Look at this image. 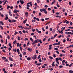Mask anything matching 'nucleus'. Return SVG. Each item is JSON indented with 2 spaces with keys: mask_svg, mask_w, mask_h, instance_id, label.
<instances>
[{
  "mask_svg": "<svg viewBox=\"0 0 73 73\" xmlns=\"http://www.w3.org/2000/svg\"><path fill=\"white\" fill-rule=\"evenodd\" d=\"M38 39L35 40L34 41V42L33 43H32V44L33 45V44H35L37 43V42H38Z\"/></svg>",
  "mask_w": 73,
  "mask_h": 73,
  "instance_id": "f257e3e1",
  "label": "nucleus"
},
{
  "mask_svg": "<svg viewBox=\"0 0 73 73\" xmlns=\"http://www.w3.org/2000/svg\"><path fill=\"white\" fill-rule=\"evenodd\" d=\"M36 56H37V55H36L33 56L32 58L33 59V60H34V59H36V58H37Z\"/></svg>",
  "mask_w": 73,
  "mask_h": 73,
  "instance_id": "f03ea898",
  "label": "nucleus"
},
{
  "mask_svg": "<svg viewBox=\"0 0 73 73\" xmlns=\"http://www.w3.org/2000/svg\"><path fill=\"white\" fill-rule=\"evenodd\" d=\"M19 12V11L17 10L16 9H15L14 11V12L15 13H17V12Z\"/></svg>",
  "mask_w": 73,
  "mask_h": 73,
  "instance_id": "7ed1b4c3",
  "label": "nucleus"
},
{
  "mask_svg": "<svg viewBox=\"0 0 73 73\" xmlns=\"http://www.w3.org/2000/svg\"><path fill=\"white\" fill-rule=\"evenodd\" d=\"M25 15L26 16V17H27L28 16V13L27 12H26L25 13Z\"/></svg>",
  "mask_w": 73,
  "mask_h": 73,
  "instance_id": "20e7f679",
  "label": "nucleus"
},
{
  "mask_svg": "<svg viewBox=\"0 0 73 73\" xmlns=\"http://www.w3.org/2000/svg\"><path fill=\"white\" fill-rule=\"evenodd\" d=\"M20 2L22 4H24V1L23 0H21L20 1Z\"/></svg>",
  "mask_w": 73,
  "mask_h": 73,
  "instance_id": "39448f33",
  "label": "nucleus"
},
{
  "mask_svg": "<svg viewBox=\"0 0 73 73\" xmlns=\"http://www.w3.org/2000/svg\"><path fill=\"white\" fill-rule=\"evenodd\" d=\"M9 13L10 16H12V13H11V11H9Z\"/></svg>",
  "mask_w": 73,
  "mask_h": 73,
  "instance_id": "423d86ee",
  "label": "nucleus"
},
{
  "mask_svg": "<svg viewBox=\"0 0 73 73\" xmlns=\"http://www.w3.org/2000/svg\"><path fill=\"white\" fill-rule=\"evenodd\" d=\"M44 13H45V14H47V13H48L47 11H46V9H44Z\"/></svg>",
  "mask_w": 73,
  "mask_h": 73,
  "instance_id": "0eeeda50",
  "label": "nucleus"
},
{
  "mask_svg": "<svg viewBox=\"0 0 73 73\" xmlns=\"http://www.w3.org/2000/svg\"><path fill=\"white\" fill-rule=\"evenodd\" d=\"M65 27H62L61 28V29H62V31H64V30H65Z\"/></svg>",
  "mask_w": 73,
  "mask_h": 73,
  "instance_id": "6e6552de",
  "label": "nucleus"
},
{
  "mask_svg": "<svg viewBox=\"0 0 73 73\" xmlns=\"http://www.w3.org/2000/svg\"><path fill=\"white\" fill-rule=\"evenodd\" d=\"M45 9H40V12H42V11H44V10Z\"/></svg>",
  "mask_w": 73,
  "mask_h": 73,
  "instance_id": "1a4fd4ad",
  "label": "nucleus"
},
{
  "mask_svg": "<svg viewBox=\"0 0 73 73\" xmlns=\"http://www.w3.org/2000/svg\"><path fill=\"white\" fill-rule=\"evenodd\" d=\"M24 29L26 30H27H27H29V29H30V28L29 27H25Z\"/></svg>",
  "mask_w": 73,
  "mask_h": 73,
  "instance_id": "9d476101",
  "label": "nucleus"
},
{
  "mask_svg": "<svg viewBox=\"0 0 73 73\" xmlns=\"http://www.w3.org/2000/svg\"><path fill=\"white\" fill-rule=\"evenodd\" d=\"M17 52L18 54H20V50H19V48L17 49Z\"/></svg>",
  "mask_w": 73,
  "mask_h": 73,
  "instance_id": "9b49d317",
  "label": "nucleus"
},
{
  "mask_svg": "<svg viewBox=\"0 0 73 73\" xmlns=\"http://www.w3.org/2000/svg\"><path fill=\"white\" fill-rule=\"evenodd\" d=\"M28 50H29V52H32V50L31 49V48H29L28 49Z\"/></svg>",
  "mask_w": 73,
  "mask_h": 73,
  "instance_id": "f8f14e48",
  "label": "nucleus"
},
{
  "mask_svg": "<svg viewBox=\"0 0 73 73\" xmlns=\"http://www.w3.org/2000/svg\"><path fill=\"white\" fill-rule=\"evenodd\" d=\"M62 31V30H61V31H58V32H59V33H60L62 34V33H63V31Z\"/></svg>",
  "mask_w": 73,
  "mask_h": 73,
  "instance_id": "ddd939ff",
  "label": "nucleus"
},
{
  "mask_svg": "<svg viewBox=\"0 0 73 73\" xmlns=\"http://www.w3.org/2000/svg\"><path fill=\"white\" fill-rule=\"evenodd\" d=\"M52 66H55V65H54V62H52Z\"/></svg>",
  "mask_w": 73,
  "mask_h": 73,
  "instance_id": "4468645a",
  "label": "nucleus"
},
{
  "mask_svg": "<svg viewBox=\"0 0 73 73\" xmlns=\"http://www.w3.org/2000/svg\"><path fill=\"white\" fill-rule=\"evenodd\" d=\"M27 19H26L23 21V24H25V23L27 22Z\"/></svg>",
  "mask_w": 73,
  "mask_h": 73,
  "instance_id": "2eb2a0df",
  "label": "nucleus"
},
{
  "mask_svg": "<svg viewBox=\"0 0 73 73\" xmlns=\"http://www.w3.org/2000/svg\"><path fill=\"white\" fill-rule=\"evenodd\" d=\"M9 46H10L11 48H12V46H11V43H9Z\"/></svg>",
  "mask_w": 73,
  "mask_h": 73,
  "instance_id": "dca6fc26",
  "label": "nucleus"
},
{
  "mask_svg": "<svg viewBox=\"0 0 73 73\" xmlns=\"http://www.w3.org/2000/svg\"><path fill=\"white\" fill-rule=\"evenodd\" d=\"M25 41H28V39L27 38H25V39H24Z\"/></svg>",
  "mask_w": 73,
  "mask_h": 73,
  "instance_id": "f3484780",
  "label": "nucleus"
},
{
  "mask_svg": "<svg viewBox=\"0 0 73 73\" xmlns=\"http://www.w3.org/2000/svg\"><path fill=\"white\" fill-rule=\"evenodd\" d=\"M31 59V57H28L27 58V60H28V61H29Z\"/></svg>",
  "mask_w": 73,
  "mask_h": 73,
  "instance_id": "a211bd4d",
  "label": "nucleus"
},
{
  "mask_svg": "<svg viewBox=\"0 0 73 73\" xmlns=\"http://www.w3.org/2000/svg\"><path fill=\"white\" fill-rule=\"evenodd\" d=\"M30 39L32 42H33V39L32 38H30Z\"/></svg>",
  "mask_w": 73,
  "mask_h": 73,
  "instance_id": "6ab92c4d",
  "label": "nucleus"
},
{
  "mask_svg": "<svg viewBox=\"0 0 73 73\" xmlns=\"http://www.w3.org/2000/svg\"><path fill=\"white\" fill-rule=\"evenodd\" d=\"M29 5H30V3H27V7H29Z\"/></svg>",
  "mask_w": 73,
  "mask_h": 73,
  "instance_id": "aec40b11",
  "label": "nucleus"
},
{
  "mask_svg": "<svg viewBox=\"0 0 73 73\" xmlns=\"http://www.w3.org/2000/svg\"><path fill=\"white\" fill-rule=\"evenodd\" d=\"M69 72L70 73H73V70L72 71V70H70L69 71Z\"/></svg>",
  "mask_w": 73,
  "mask_h": 73,
  "instance_id": "412c9836",
  "label": "nucleus"
},
{
  "mask_svg": "<svg viewBox=\"0 0 73 73\" xmlns=\"http://www.w3.org/2000/svg\"><path fill=\"white\" fill-rule=\"evenodd\" d=\"M58 45V43H54L52 44V45Z\"/></svg>",
  "mask_w": 73,
  "mask_h": 73,
  "instance_id": "4be33fe9",
  "label": "nucleus"
},
{
  "mask_svg": "<svg viewBox=\"0 0 73 73\" xmlns=\"http://www.w3.org/2000/svg\"><path fill=\"white\" fill-rule=\"evenodd\" d=\"M49 58L51 60H53V58L52 57V56H49Z\"/></svg>",
  "mask_w": 73,
  "mask_h": 73,
  "instance_id": "5701e85b",
  "label": "nucleus"
},
{
  "mask_svg": "<svg viewBox=\"0 0 73 73\" xmlns=\"http://www.w3.org/2000/svg\"><path fill=\"white\" fill-rule=\"evenodd\" d=\"M9 60H10V61H13V59H12V58H11V57H9Z\"/></svg>",
  "mask_w": 73,
  "mask_h": 73,
  "instance_id": "b1692460",
  "label": "nucleus"
},
{
  "mask_svg": "<svg viewBox=\"0 0 73 73\" xmlns=\"http://www.w3.org/2000/svg\"><path fill=\"white\" fill-rule=\"evenodd\" d=\"M59 60V59H58V58H56V61H58Z\"/></svg>",
  "mask_w": 73,
  "mask_h": 73,
  "instance_id": "393cba45",
  "label": "nucleus"
},
{
  "mask_svg": "<svg viewBox=\"0 0 73 73\" xmlns=\"http://www.w3.org/2000/svg\"><path fill=\"white\" fill-rule=\"evenodd\" d=\"M55 33V30H54V29L52 30V33Z\"/></svg>",
  "mask_w": 73,
  "mask_h": 73,
  "instance_id": "a878e982",
  "label": "nucleus"
},
{
  "mask_svg": "<svg viewBox=\"0 0 73 73\" xmlns=\"http://www.w3.org/2000/svg\"><path fill=\"white\" fill-rule=\"evenodd\" d=\"M2 58L3 60H5L6 59V58L5 57H2Z\"/></svg>",
  "mask_w": 73,
  "mask_h": 73,
  "instance_id": "bb28decb",
  "label": "nucleus"
},
{
  "mask_svg": "<svg viewBox=\"0 0 73 73\" xmlns=\"http://www.w3.org/2000/svg\"><path fill=\"white\" fill-rule=\"evenodd\" d=\"M37 3H40V0H36Z\"/></svg>",
  "mask_w": 73,
  "mask_h": 73,
  "instance_id": "cd10ccee",
  "label": "nucleus"
},
{
  "mask_svg": "<svg viewBox=\"0 0 73 73\" xmlns=\"http://www.w3.org/2000/svg\"><path fill=\"white\" fill-rule=\"evenodd\" d=\"M16 40H15L13 42V43L14 45H15V43H16Z\"/></svg>",
  "mask_w": 73,
  "mask_h": 73,
  "instance_id": "c85d7f7f",
  "label": "nucleus"
},
{
  "mask_svg": "<svg viewBox=\"0 0 73 73\" xmlns=\"http://www.w3.org/2000/svg\"><path fill=\"white\" fill-rule=\"evenodd\" d=\"M7 1H6L4 3V4H3V5H5V4H6V3H7Z\"/></svg>",
  "mask_w": 73,
  "mask_h": 73,
  "instance_id": "c756f323",
  "label": "nucleus"
},
{
  "mask_svg": "<svg viewBox=\"0 0 73 73\" xmlns=\"http://www.w3.org/2000/svg\"><path fill=\"white\" fill-rule=\"evenodd\" d=\"M0 28H1V29H3V27H2V26H0Z\"/></svg>",
  "mask_w": 73,
  "mask_h": 73,
  "instance_id": "7c9ffc66",
  "label": "nucleus"
},
{
  "mask_svg": "<svg viewBox=\"0 0 73 73\" xmlns=\"http://www.w3.org/2000/svg\"><path fill=\"white\" fill-rule=\"evenodd\" d=\"M8 19V17H6L5 19V20H7Z\"/></svg>",
  "mask_w": 73,
  "mask_h": 73,
  "instance_id": "2f4dec72",
  "label": "nucleus"
},
{
  "mask_svg": "<svg viewBox=\"0 0 73 73\" xmlns=\"http://www.w3.org/2000/svg\"><path fill=\"white\" fill-rule=\"evenodd\" d=\"M66 9H62V11H63V12H65L66 11Z\"/></svg>",
  "mask_w": 73,
  "mask_h": 73,
  "instance_id": "473e14b6",
  "label": "nucleus"
},
{
  "mask_svg": "<svg viewBox=\"0 0 73 73\" xmlns=\"http://www.w3.org/2000/svg\"><path fill=\"white\" fill-rule=\"evenodd\" d=\"M36 20H37V21H40V19H38V18H37Z\"/></svg>",
  "mask_w": 73,
  "mask_h": 73,
  "instance_id": "72a5a7b5",
  "label": "nucleus"
},
{
  "mask_svg": "<svg viewBox=\"0 0 73 73\" xmlns=\"http://www.w3.org/2000/svg\"><path fill=\"white\" fill-rule=\"evenodd\" d=\"M69 47L70 48H73V45L69 46Z\"/></svg>",
  "mask_w": 73,
  "mask_h": 73,
  "instance_id": "f704fd0d",
  "label": "nucleus"
},
{
  "mask_svg": "<svg viewBox=\"0 0 73 73\" xmlns=\"http://www.w3.org/2000/svg\"><path fill=\"white\" fill-rule=\"evenodd\" d=\"M20 36H19L18 37V40H19V41H20Z\"/></svg>",
  "mask_w": 73,
  "mask_h": 73,
  "instance_id": "c9c22d12",
  "label": "nucleus"
},
{
  "mask_svg": "<svg viewBox=\"0 0 73 73\" xmlns=\"http://www.w3.org/2000/svg\"><path fill=\"white\" fill-rule=\"evenodd\" d=\"M73 65V63H71V64H70L69 66V67H70L72 65Z\"/></svg>",
  "mask_w": 73,
  "mask_h": 73,
  "instance_id": "e433bc0d",
  "label": "nucleus"
},
{
  "mask_svg": "<svg viewBox=\"0 0 73 73\" xmlns=\"http://www.w3.org/2000/svg\"><path fill=\"white\" fill-rule=\"evenodd\" d=\"M20 49L21 51H22V47H20Z\"/></svg>",
  "mask_w": 73,
  "mask_h": 73,
  "instance_id": "4c0bfd02",
  "label": "nucleus"
},
{
  "mask_svg": "<svg viewBox=\"0 0 73 73\" xmlns=\"http://www.w3.org/2000/svg\"><path fill=\"white\" fill-rule=\"evenodd\" d=\"M19 43H17V47H19Z\"/></svg>",
  "mask_w": 73,
  "mask_h": 73,
  "instance_id": "58836bf2",
  "label": "nucleus"
},
{
  "mask_svg": "<svg viewBox=\"0 0 73 73\" xmlns=\"http://www.w3.org/2000/svg\"><path fill=\"white\" fill-rule=\"evenodd\" d=\"M70 34H71V32H68V35H70Z\"/></svg>",
  "mask_w": 73,
  "mask_h": 73,
  "instance_id": "ea45409f",
  "label": "nucleus"
},
{
  "mask_svg": "<svg viewBox=\"0 0 73 73\" xmlns=\"http://www.w3.org/2000/svg\"><path fill=\"white\" fill-rule=\"evenodd\" d=\"M70 31V29H68L67 30H66L65 31L66 32H68V31Z\"/></svg>",
  "mask_w": 73,
  "mask_h": 73,
  "instance_id": "a19ab883",
  "label": "nucleus"
},
{
  "mask_svg": "<svg viewBox=\"0 0 73 73\" xmlns=\"http://www.w3.org/2000/svg\"><path fill=\"white\" fill-rule=\"evenodd\" d=\"M56 63H57L58 64V65H59V64H60V63H59V62H58V61H56Z\"/></svg>",
  "mask_w": 73,
  "mask_h": 73,
  "instance_id": "79ce46f5",
  "label": "nucleus"
},
{
  "mask_svg": "<svg viewBox=\"0 0 73 73\" xmlns=\"http://www.w3.org/2000/svg\"><path fill=\"white\" fill-rule=\"evenodd\" d=\"M19 33H20L21 35H22L23 34L22 33H21V31H19Z\"/></svg>",
  "mask_w": 73,
  "mask_h": 73,
  "instance_id": "37998d69",
  "label": "nucleus"
},
{
  "mask_svg": "<svg viewBox=\"0 0 73 73\" xmlns=\"http://www.w3.org/2000/svg\"><path fill=\"white\" fill-rule=\"evenodd\" d=\"M39 16H41V13H39Z\"/></svg>",
  "mask_w": 73,
  "mask_h": 73,
  "instance_id": "c03bdc74",
  "label": "nucleus"
},
{
  "mask_svg": "<svg viewBox=\"0 0 73 73\" xmlns=\"http://www.w3.org/2000/svg\"><path fill=\"white\" fill-rule=\"evenodd\" d=\"M69 4L70 5H72V3H71L70 2H69Z\"/></svg>",
  "mask_w": 73,
  "mask_h": 73,
  "instance_id": "a18cd8bd",
  "label": "nucleus"
},
{
  "mask_svg": "<svg viewBox=\"0 0 73 73\" xmlns=\"http://www.w3.org/2000/svg\"><path fill=\"white\" fill-rule=\"evenodd\" d=\"M23 54H24V55H25L26 54V52H25L23 53Z\"/></svg>",
  "mask_w": 73,
  "mask_h": 73,
  "instance_id": "49530a36",
  "label": "nucleus"
},
{
  "mask_svg": "<svg viewBox=\"0 0 73 73\" xmlns=\"http://www.w3.org/2000/svg\"><path fill=\"white\" fill-rule=\"evenodd\" d=\"M12 22H14V23L15 22H16V20H13Z\"/></svg>",
  "mask_w": 73,
  "mask_h": 73,
  "instance_id": "de8ad7c7",
  "label": "nucleus"
},
{
  "mask_svg": "<svg viewBox=\"0 0 73 73\" xmlns=\"http://www.w3.org/2000/svg\"><path fill=\"white\" fill-rule=\"evenodd\" d=\"M10 8V6H8L7 7V9H9Z\"/></svg>",
  "mask_w": 73,
  "mask_h": 73,
  "instance_id": "09e8293b",
  "label": "nucleus"
},
{
  "mask_svg": "<svg viewBox=\"0 0 73 73\" xmlns=\"http://www.w3.org/2000/svg\"><path fill=\"white\" fill-rule=\"evenodd\" d=\"M57 34H56L54 36V38L55 37H56V36H57Z\"/></svg>",
  "mask_w": 73,
  "mask_h": 73,
  "instance_id": "8fccbe9b",
  "label": "nucleus"
},
{
  "mask_svg": "<svg viewBox=\"0 0 73 73\" xmlns=\"http://www.w3.org/2000/svg\"><path fill=\"white\" fill-rule=\"evenodd\" d=\"M54 50H58V48H54Z\"/></svg>",
  "mask_w": 73,
  "mask_h": 73,
  "instance_id": "3c124183",
  "label": "nucleus"
},
{
  "mask_svg": "<svg viewBox=\"0 0 73 73\" xmlns=\"http://www.w3.org/2000/svg\"><path fill=\"white\" fill-rule=\"evenodd\" d=\"M40 57H41V55H39L38 56V58L39 59L40 58Z\"/></svg>",
  "mask_w": 73,
  "mask_h": 73,
  "instance_id": "603ef678",
  "label": "nucleus"
},
{
  "mask_svg": "<svg viewBox=\"0 0 73 73\" xmlns=\"http://www.w3.org/2000/svg\"><path fill=\"white\" fill-rule=\"evenodd\" d=\"M42 68H45V66H42Z\"/></svg>",
  "mask_w": 73,
  "mask_h": 73,
  "instance_id": "864d4df0",
  "label": "nucleus"
},
{
  "mask_svg": "<svg viewBox=\"0 0 73 73\" xmlns=\"http://www.w3.org/2000/svg\"><path fill=\"white\" fill-rule=\"evenodd\" d=\"M61 24H62V22H61L60 23H59L58 25H61Z\"/></svg>",
  "mask_w": 73,
  "mask_h": 73,
  "instance_id": "5fc2aeb1",
  "label": "nucleus"
},
{
  "mask_svg": "<svg viewBox=\"0 0 73 73\" xmlns=\"http://www.w3.org/2000/svg\"><path fill=\"white\" fill-rule=\"evenodd\" d=\"M36 31L37 32H38L39 31H38V29H36Z\"/></svg>",
  "mask_w": 73,
  "mask_h": 73,
  "instance_id": "6e6d98bb",
  "label": "nucleus"
},
{
  "mask_svg": "<svg viewBox=\"0 0 73 73\" xmlns=\"http://www.w3.org/2000/svg\"><path fill=\"white\" fill-rule=\"evenodd\" d=\"M49 18H45V19L46 20H49Z\"/></svg>",
  "mask_w": 73,
  "mask_h": 73,
  "instance_id": "4d7b16f0",
  "label": "nucleus"
},
{
  "mask_svg": "<svg viewBox=\"0 0 73 73\" xmlns=\"http://www.w3.org/2000/svg\"><path fill=\"white\" fill-rule=\"evenodd\" d=\"M11 48H9V51H11Z\"/></svg>",
  "mask_w": 73,
  "mask_h": 73,
  "instance_id": "13d9d810",
  "label": "nucleus"
},
{
  "mask_svg": "<svg viewBox=\"0 0 73 73\" xmlns=\"http://www.w3.org/2000/svg\"><path fill=\"white\" fill-rule=\"evenodd\" d=\"M31 72H32V70H31L29 71L28 73H31Z\"/></svg>",
  "mask_w": 73,
  "mask_h": 73,
  "instance_id": "bf43d9fd",
  "label": "nucleus"
},
{
  "mask_svg": "<svg viewBox=\"0 0 73 73\" xmlns=\"http://www.w3.org/2000/svg\"><path fill=\"white\" fill-rule=\"evenodd\" d=\"M59 60H60V61H62V59H61V58H59Z\"/></svg>",
  "mask_w": 73,
  "mask_h": 73,
  "instance_id": "052dcab7",
  "label": "nucleus"
},
{
  "mask_svg": "<svg viewBox=\"0 0 73 73\" xmlns=\"http://www.w3.org/2000/svg\"><path fill=\"white\" fill-rule=\"evenodd\" d=\"M36 53H38V50H36Z\"/></svg>",
  "mask_w": 73,
  "mask_h": 73,
  "instance_id": "680f3d73",
  "label": "nucleus"
},
{
  "mask_svg": "<svg viewBox=\"0 0 73 73\" xmlns=\"http://www.w3.org/2000/svg\"><path fill=\"white\" fill-rule=\"evenodd\" d=\"M49 23H50V22H48V23H46V25H47V24H49Z\"/></svg>",
  "mask_w": 73,
  "mask_h": 73,
  "instance_id": "e2e57ef3",
  "label": "nucleus"
},
{
  "mask_svg": "<svg viewBox=\"0 0 73 73\" xmlns=\"http://www.w3.org/2000/svg\"><path fill=\"white\" fill-rule=\"evenodd\" d=\"M65 60H63L62 61V63H65Z\"/></svg>",
  "mask_w": 73,
  "mask_h": 73,
  "instance_id": "0e129e2a",
  "label": "nucleus"
},
{
  "mask_svg": "<svg viewBox=\"0 0 73 73\" xmlns=\"http://www.w3.org/2000/svg\"><path fill=\"white\" fill-rule=\"evenodd\" d=\"M52 11L53 13H54V9H53L52 10Z\"/></svg>",
  "mask_w": 73,
  "mask_h": 73,
  "instance_id": "69168bd1",
  "label": "nucleus"
},
{
  "mask_svg": "<svg viewBox=\"0 0 73 73\" xmlns=\"http://www.w3.org/2000/svg\"><path fill=\"white\" fill-rule=\"evenodd\" d=\"M62 67H63V66H59V67L60 68H62Z\"/></svg>",
  "mask_w": 73,
  "mask_h": 73,
  "instance_id": "338daca9",
  "label": "nucleus"
},
{
  "mask_svg": "<svg viewBox=\"0 0 73 73\" xmlns=\"http://www.w3.org/2000/svg\"><path fill=\"white\" fill-rule=\"evenodd\" d=\"M7 39L6 40V43H5V44H7Z\"/></svg>",
  "mask_w": 73,
  "mask_h": 73,
  "instance_id": "774afa93",
  "label": "nucleus"
}]
</instances>
